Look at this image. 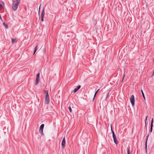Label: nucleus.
Wrapping results in <instances>:
<instances>
[{
    "label": "nucleus",
    "instance_id": "nucleus-1",
    "mask_svg": "<svg viewBox=\"0 0 154 154\" xmlns=\"http://www.w3.org/2000/svg\"><path fill=\"white\" fill-rule=\"evenodd\" d=\"M20 1V0H16L15 1H13L12 5L13 10L16 11L17 10Z\"/></svg>",
    "mask_w": 154,
    "mask_h": 154
},
{
    "label": "nucleus",
    "instance_id": "nucleus-2",
    "mask_svg": "<svg viewBox=\"0 0 154 154\" xmlns=\"http://www.w3.org/2000/svg\"><path fill=\"white\" fill-rule=\"evenodd\" d=\"M44 93L46 94L45 98V103L46 104H48L49 102V98L48 91H44Z\"/></svg>",
    "mask_w": 154,
    "mask_h": 154
},
{
    "label": "nucleus",
    "instance_id": "nucleus-3",
    "mask_svg": "<svg viewBox=\"0 0 154 154\" xmlns=\"http://www.w3.org/2000/svg\"><path fill=\"white\" fill-rule=\"evenodd\" d=\"M130 100L131 104V105L132 106H134V95H132L130 98Z\"/></svg>",
    "mask_w": 154,
    "mask_h": 154
},
{
    "label": "nucleus",
    "instance_id": "nucleus-4",
    "mask_svg": "<svg viewBox=\"0 0 154 154\" xmlns=\"http://www.w3.org/2000/svg\"><path fill=\"white\" fill-rule=\"evenodd\" d=\"M40 75V73H38L36 75V79L35 81V85H37L39 82V79H38L39 78Z\"/></svg>",
    "mask_w": 154,
    "mask_h": 154
},
{
    "label": "nucleus",
    "instance_id": "nucleus-5",
    "mask_svg": "<svg viewBox=\"0 0 154 154\" xmlns=\"http://www.w3.org/2000/svg\"><path fill=\"white\" fill-rule=\"evenodd\" d=\"M153 118L152 119L151 124L150 125V132H152V130L153 127Z\"/></svg>",
    "mask_w": 154,
    "mask_h": 154
},
{
    "label": "nucleus",
    "instance_id": "nucleus-6",
    "mask_svg": "<svg viewBox=\"0 0 154 154\" xmlns=\"http://www.w3.org/2000/svg\"><path fill=\"white\" fill-rule=\"evenodd\" d=\"M44 124H42L41 125L40 127L39 131H43V129L44 127Z\"/></svg>",
    "mask_w": 154,
    "mask_h": 154
},
{
    "label": "nucleus",
    "instance_id": "nucleus-7",
    "mask_svg": "<svg viewBox=\"0 0 154 154\" xmlns=\"http://www.w3.org/2000/svg\"><path fill=\"white\" fill-rule=\"evenodd\" d=\"M111 130L112 132L113 137V139H115V138H116V136L115 134L114 131L112 130V128L111 127Z\"/></svg>",
    "mask_w": 154,
    "mask_h": 154
},
{
    "label": "nucleus",
    "instance_id": "nucleus-8",
    "mask_svg": "<svg viewBox=\"0 0 154 154\" xmlns=\"http://www.w3.org/2000/svg\"><path fill=\"white\" fill-rule=\"evenodd\" d=\"M38 45H37L36 47H35V49H34V53H33V55L35 53V52H36V51H37V49H38Z\"/></svg>",
    "mask_w": 154,
    "mask_h": 154
},
{
    "label": "nucleus",
    "instance_id": "nucleus-9",
    "mask_svg": "<svg viewBox=\"0 0 154 154\" xmlns=\"http://www.w3.org/2000/svg\"><path fill=\"white\" fill-rule=\"evenodd\" d=\"M100 90V89H98L97 90L96 92H95V93L94 94V97H93V100H94V99L95 97H96V94H97V93L98 92V91H99V90Z\"/></svg>",
    "mask_w": 154,
    "mask_h": 154
},
{
    "label": "nucleus",
    "instance_id": "nucleus-10",
    "mask_svg": "<svg viewBox=\"0 0 154 154\" xmlns=\"http://www.w3.org/2000/svg\"><path fill=\"white\" fill-rule=\"evenodd\" d=\"M65 138H64L62 140L61 144H65Z\"/></svg>",
    "mask_w": 154,
    "mask_h": 154
},
{
    "label": "nucleus",
    "instance_id": "nucleus-11",
    "mask_svg": "<svg viewBox=\"0 0 154 154\" xmlns=\"http://www.w3.org/2000/svg\"><path fill=\"white\" fill-rule=\"evenodd\" d=\"M141 93H142V96L143 97V98L144 99V100H145V95H144V94L143 93V92L142 90H141Z\"/></svg>",
    "mask_w": 154,
    "mask_h": 154
},
{
    "label": "nucleus",
    "instance_id": "nucleus-12",
    "mask_svg": "<svg viewBox=\"0 0 154 154\" xmlns=\"http://www.w3.org/2000/svg\"><path fill=\"white\" fill-rule=\"evenodd\" d=\"M39 133H40L41 136H43V131H39Z\"/></svg>",
    "mask_w": 154,
    "mask_h": 154
},
{
    "label": "nucleus",
    "instance_id": "nucleus-13",
    "mask_svg": "<svg viewBox=\"0 0 154 154\" xmlns=\"http://www.w3.org/2000/svg\"><path fill=\"white\" fill-rule=\"evenodd\" d=\"M130 148L129 147H128L127 148V154H130Z\"/></svg>",
    "mask_w": 154,
    "mask_h": 154
},
{
    "label": "nucleus",
    "instance_id": "nucleus-14",
    "mask_svg": "<svg viewBox=\"0 0 154 154\" xmlns=\"http://www.w3.org/2000/svg\"><path fill=\"white\" fill-rule=\"evenodd\" d=\"M16 42V39H14L13 38H12V42L13 43H15Z\"/></svg>",
    "mask_w": 154,
    "mask_h": 154
},
{
    "label": "nucleus",
    "instance_id": "nucleus-15",
    "mask_svg": "<svg viewBox=\"0 0 154 154\" xmlns=\"http://www.w3.org/2000/svg\"><path fill=\"white\" fill-rule=\"evenodd\" d=\"M113 140H114V142L115 143V144H117L118 143L117 142V139H116V138H115V139H113Z\"/></svg>",
    "mask_w": 154,
    "mask_h": 154
},
{
    "label": "nucleus",
    "instance_id": "nucleus-16",
    "mask_svg": "<svg viewBox=\"0 0 154 154\" xmlns=\"http://www.w3.org/2000/svg\"><path fill=\"white\" fill-rule=\"evenodd\" d=\"M3 25L6 28H8V26L7 25H6L5 22L3 23Z\"/></svg>",
    "mask_w": 154,
    "mask_h": 154
},
{
    "label": "nucleus",
    "instance_id": "nucleus-17",
    "mask_svg": "<svg viewBox=\"0 0 154 154\" xmlns=\"http://www.w3.org/2000/svg\"><path fill=\"white\" fill-rule=\"evenodd\" d=\"M44 14H45V13L43 11H42V14H41V17H44Z\"/></svg>",
    "mask_w": 154,
    "mask_h": 154
},
{
    "label": "nucleus",
    "instance_id": "nucleus-18",
    "mask_svg": "<svg viewBox=\"0 0 154 154\" xmlns=\"http://www.w3.org/2000/svg\"><path fill=\"white\" fill-rule=\"evenodd\" d=\"M78 91V89L77 88H75L73 90V92L74 93H75Z\"/></svg>",
    "mask_w": 154,
    "mask_h": 154
},
{
    "label": "nucleus",
    "instance_id": "nucleus-19",
    "mask_svg": "<svg viewBox=\"0 0 154 154\" xmlns=\"http://www.w3.org/2000/svg\"><path fill=\"white\" fill-rule=\"evenodd\" d=\"M68 109L69 111L71 112H72V109L71 107L70 106H69L68 107Z\"/></svg>",
    "mask_w": 154,
    "mask_h": 154
},
{
    "label": "nucleus",
    "instance_id": "nucleus-20",
    "mask_svg": "<svg viewBox=\"0 0 154 154\" xmlns=\"http://www.w3.org/2000/svg\"><path fill=\"white\" fill-rule=\"evenodd\" d=\"M3 8V7L2 5L0 4V9H2Z\"/></svg>",
    "mask_w": 154,
    "mask_h": 154
},
{
    "label": "nucleus",
    "instance_id": "nucleus-21",
    "mask_svg": "<svg viewBox=\"0 0 154 154\" xmlns=\"http://www.w3.org/2000/svg\"><path fill=\"white\" fill-rule=\"evenodd\" d=\"M106 99L108 97V96L109 95V93L108 92H107L106 93Z\"/></svg>",
    "mask_w": 154,
    "mask_h": 154
},
{
    "label": "nucleus",
    "instance_id": "nucleus-22",
    "mask_svg": "<svg viewBox=\"0 0 154 154\" xmlns=\"http://www.w3.org/2000/svg\"><path fill=\"white\" fill-rule=\"evenodd\" d=\"M147 145H145V150H146V153L147 152Z\"/></svg>",
    "mask_w": 154,
    "mask_h": 154
},
{
    "label": "nucleus",
    "instance_id": "nucleus-23",
    "mask_svg": "<svg viewBox=\"0 0 154 154\" xmlns=\"http://www.w3.org/2000/svg\"><path fill=\"white\" fill-rule=\"evenodd\" d=\"M43 18H44V17H41V21H43Z\"/></svg>",
    "mask_w": 154,
    "mask_h": 154
},
{
    "label": "nucleus",
    "instance_id": "nucleus-24",
    "mask_svg": "<svg viewBox=\"0 0 154 154\" xmlns=\"http://www.w3.org/2000/svg\"><path fill=\"white\" fill-rule=\"evenodd\" d=\"M81 87V86L80 85H79L77 87V88L78 89V90Z\"/></svg>",
    "mask_w": 154,
    "mask_h": 154
},
{
    "label": "nucleus",
    "instance_id": "nucleus-25",
    "mask_svg": "<svg viewBox=\"0 0 154 154\" xmlns=\"http://www.w3.org/2000/svg\"><path fill=\"white\" fill-rule=\"evenodd\" d=\"M147 117H148L147 116H146V121H145V125H146V122Z\"/></svg>",
    "mask_w": 154,
    "mask_h": 154
},
{
    "label": "nucleus",
    "instance_id": "nucleus-26",
    "mask_svg": "<svg viewBox=\"0 0 154 154\" xmlns=\"http://www.w3.org/2000/svg\"><path fill=\"white\" fill-rule=\"evenodd\" d=\"M65 145H62V148H64L65 147Z\"/></svg>",
    "mask_w": 154,
    "mask_h": 154
},
{
    "label": "nucleus",
    "instance_id": "nucleus-27",
    "mask_svg": "<svg viewBox=\"0 0 154 154\" xmlns=\"http://www.w3.org/2000/svg\"><path fill=\"white\" fill-rule=\"evenodd\" d=\"M124 77H125V74H124V75H123V79H122V81H123V79H124Z\"/></svg>",
    "mask_w": 154,
    "mask_h": 154
},
{
    "label": "nucleus",
    "instance_id": "nucleus-28",
    "mask_svg": "<svg viewBox=\"0 0 154 154\" xmlns=\"http://www.w3.org/2000/svg\"><path fill=\"white\" fill-rule=\"evenodd\" d=\"M3 4L4 5V2H3Z\"/></svg>",
    "mask_w": 154,
    "mask_h": 154
},
{
    "label": "nucleus",
    "instance_id": "nucleus-29",
    "mask_svg": "<svg viewBox=\"0 0 154 154\" xmlns=\"http://www.w3.org/2000/svg\"><path fill=\"white\" fill-rule=\"evenodd\" d=\"M146 144H147V142L146 143Z\"/></svg>",
    "mask_w": 154,
    "mask_h": 154
}]
</instances>
